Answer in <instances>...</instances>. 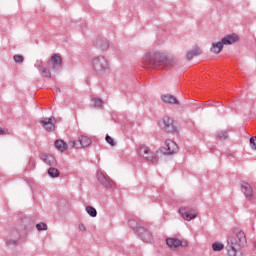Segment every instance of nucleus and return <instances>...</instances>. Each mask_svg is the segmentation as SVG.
Wrapping results in <instances>:
<instances>
[{
	"instance_id": "17",
	"label": "nucleus",
	"mask_w": 256,
	"mask_h": 256,
	"mask_svg": "<svg viewBox=\"0 0 256 256\" xmlns=\"http://www.w3.org/2000/svg\"><path fill=\"white\" fill-rule=\"evenodd\" d=\"M55 148L60 151V153H64V151H67V143L63 140H56L54 142Z\"/></svg>"
},
{
	"instance_id": "14",
	"label": "nucleus",
	"mask_w": 256,
	"mask_h": 256,
	"mask_svg": "<svg viewBox=\"0 0 256 256\" xmlns=\"http://www.w3.org/2000/svg\"><path fill=\"white\" fill-rule=\"evenodd\" d=\"M40 159L46 163V165H55L57 163V160H55V157L50 154H41Z\"/></svg>"
},
{
	"instance_id": "7",
	"label": "nucleus",
	"mask_w": 256,
	"mask_h": 256,
	"mask_svg": "<svg viewBox=\"0 0 256 256\" xmlns=\"http://www.w3.org/2000/svg\"><path fill=\"white\" fill-rule=\"evenodd\" d=\"M93 67L97 73H105V71H107V60H105V58H95Z\"/></svg>"
},
{
	"instance_id": "12",
	"label": "nucleus",
	"mask_w": 256,
	"mask_h": 256,
	"mask_svg": "<svg viewBox=\"0 0 256 256\" xmlns=\"http://www.w3.org/2000/svg\"><path fill=\"white\" fill-rule=\"evenodd\" d=\"M237 41H239V36L236 34H230L222 38V43L224 45H233V43H237Z\"/></svg>"
},
{
	"instance_id": "33",
	"label": "nucleus",
	"mask_w": 256,
	"mask_h": 256,
	"mask_svg": "<svg viewBox=\"0 0 256 256\" xmlns=\"http://www.w3.org/2000/svg\"><path fill=\"white\" fill-rule=\"evenodd\" d=\"M79 230H80V231H86L87 229L85 228V225L80 224V225H79Z\"/></svg>"
},
{
	"instance_id": "3",
	"label": "nucleus",
	"mask_w": 256,
	"mask_h": 256,
	"mask_svg": "<svg viewBox=\"0 0 256 256\" xmlns=\"http://www.w3.org/2000/svg\"><path fill=\"white\" fill-rule=\"evenodd\" d=\"M135 231L144 243H153V234L149 229L143 226H136Z\"/></svg>"
},
{
	"instance_id": "10",
	"label": "nucleus",
	"mask_w": 256,
	"mask_h": 256,
	"mask_svg": "<svg viewBox=\"0 0 256 256\" xmlns=\"http://www.w3.org/2000/svg\"><path fill=\"white\" fill-rule=\"evenodd\" d=\"M40 123L46 131H55V118L54 117L48 118L47 120H42V121H40Z\"/></svg>"
},
{
	"instance_id": "4",
	"label": "nucleus",
	"mask_w": 256,
	"mask_h": 256,
	"mask_svg": "<svg viewBox=\"0 0 256 256\" xmlns=\"http://www.w3.org/2000/svg\"><path fill=\"white\" fill-rule=\"evenodd\" d=\"M166 245H168L170 249H179V247H189V242L187 240L169 237L166 239Z\"/></svg>"
},
{
	"instance_id": "16",
	"label": "nucleus",
	"mask_w": 256,
	"mask_h": 256,
	"mask_svg": "<svg viewBox=\"0 0 256 256\" xmlns=\"http://www.w3.org/2000/svg\"><path fill=\"white\" fill-rule=\"evenodd\" d=\"M51 65H52V69H57V67H61V63H63L61 56L54 54L51 57Z\"/></svg>"
},
{
	"instance_id": "23",
	"label": "nucleus",
	"mask_w": 256,
	"mask_h": 256,
	"mask_svg": "<svg viewBox=\"0 0 256 256\" xmlns=\"http://www.w3.org/2000/svg\"><path fill=\"white\" fill-rule=\"evenodd\" d=\"M48 175H50V177H59V170L56 168H49Z\"/></svg>"
},
{
	"instance_id": "32",
	"label": "nucleus",
	"mask_w": 256,
	"mask_h": 256,
	"mask_svg": "<svg viewBox=\"0 0 256 256\" xmlns=\"http://www.w3.org/2000/svg\"><path fill=\"white\" fill-rule=\"evenodd\" d=\"M193 57H195V55L193 54V50L187 53V59L191 60L193 59Z\"/></svg>"
},
{
	"instance_id": "13",
	"label": "nucleus",
	"mask_w": 256,
	"mask_h": 256,
	"mask_svg": "<svg viewBox=\"0 0 256 256\" xmlns=\"http://www.w3.org/2000/svg\"><path fill=\"white\" fill-rule=\"evenodd\" d=\"M161 99L164 103H168L169 105H179V101L173 95L166 94L163 95Z\"/></svg>"
},
{
	"instance_id": "31",
	"label": "nucleus",
	"mask_w": 256,
	"mask_h": 256,
	"mask_svg": "<svg viewBox=\"0 0 256 256\" xmlns=\"http://www.w3.org/2000/svg\"><path fill=\"white\" fill-rule=\"evenodd\" d=\"M0 135H9V129H3L0 127Z\"/></svg>"
},
{
	"instance_id": "25",
	"label": "nucleus",
	"mask_w": 256,
	"mask_h": 256,
	"mask_svg": "<svg viewBox=\"0 0 256 256\" xmlns=\"http://www.w3.org/2000/svg\"><path fill=\"white\" fill-rule=\"evenodd\" d=\"M36 229L38 231H47V224L41 222V223L36 225Z\"/></svg>"
},
{
	"instance_id": "30",
	"label": "nucleus",
	"mask_w": 256,
	"mask_h": 256,
	"mask_svg": "<svg viewBox=\"0 0 256 256\" xmlns=\"http://www.w3.org/2000/svg\"><path fill=\"white\" fill-rule=\"evenodd\" d=\"M176 62L177 60L175 58H171L166 61V65H175Z\"/></svg>"
},
{
	"instance_id": "26",
	"label": "nucleus",
	"mask_w": 256,
	"mask_h": 256,
	"mask_svg": "<svg viewBox=\"0 0 256 256\" xmlns=\"http://www.w3.org/2000/svg\"><path fill=\"white\" fill-rule=\"evenodd\" d=\"M250 147L256 151V136L250 138Z\"/></svg>"
},
{
	"instance_id": "19",
	"label": "nucleus",
	"mask_w": 256,
	"mask_h": 256,
	"mask_svg": "<svg viewBox=\"0 0 256 256\" xmlns=\"http://www.w3.org/2000/svg\"><path fill=\"white\" fill-rule=\"evenodd\" d=\"M212 249L213 251H216V252L223 251V249H225V245H223V243L221 242H214L212 244Z\"/></svg>"
},
{
	"instance_id": "18",
	"label": "nucleus",
	"mask_w": 256,
	"mask_h": 256,
	"mask_svg": "<svg viewBox=\"0 0 256 256\" xmlns=\"http://www.w3.org/2000/svg\"><path fill=\"white\" fill-rule=\"evenodd\" d=\"M223 41L221 40V42H218V43H214L212 45V48H211V51L212 53H221V51H223Z\"/></svg>"
},
{
	"instance_id": "29",
	"label": "nucleus",
	"mask_w": 256,
	"mask_h": 256,
	"mask_svg": "<svg viewBox=\"0 0 256 256\" xmlns=\"http://www.w3.org/2000/svg\"><path fill=\"white\" fill-rule=\"evenodd\" d=\"M192 53L194 56L201 55V49L199 47H196L192 50Z\"/></svg>"
},
{
	"instance_id": "5",
	"label": "nucleus",
	"mask_w": 256,
	"mask_h": 256,
	"mask_svg": "<svg viewBox=\"0 0 256 256\" xmlns=\"http://www.w3.org/2000/svg\"><path fill=\"white\" fill-rule=\"evenodd\" d=\"M179 214L184 219V221H192V219H196L198 215L197 210L187 207L180 208Z\"/></svg>"
},
{
	"instance_id": "27",
	"label": "nucleus",
	"mask_w": 256,
	"mask_h": 256,
	"mask_svg": "<svg viewBox=\"0 0 256 256\" xmlns=\"http://www.w3.org/2000/svg\"><path fill=\"white\" fill-rule=\"evenodd\" d=\"M23 60H24L23 56H21V55H14L15 63H23Z\"/></svg>"
},
{
	"instance_id": "20",
	"label": "nucleus",
	"mask_w": 256,
	"mask_h": 256,
	"mask_svg": "<svg viewBox=\"0 0 256 256\" xmlns=\"http://www.w3.org/2000/svg\"><path fill=\"white\" fill-rule=\"evenodd\" d=\"M86 212L88 213V215H90V217H97V210L92 206H87Z\"/></svg>"
},
{
	"instance_id": "11",
	"label": "nucleus",
	"mask_w": 256,
	"mask_h": 256,
	"mask_svg": "<svg viewBox=\"0 0 256 256\" xmlns=\"http://www.w3.org/2000/svg\"><path fill=\"white\" fill-rule=\"evenodd\" d=\"M241 191L242 193H244L246 199H253V188H251V185H249L248 183L244 182L241 185Z\"/></svg>"
},
{
	"instance_id": "21",
	"label": "nucleus",
	"mask_w": 256,
	"mask_h": 256,
	"mask_svg": "<svg viewBox=\"0 0 256 256\" xmlns=\"http://www.w3.org/2000/svg\"><path fill=\"white\" fill-rule=\"evenodd\" d=\"M40 73L43 75V77L51 78V71L45 67L40 68Z\"/></svg>"
},
{
	"instance_id": "28",
	"label": "nucleus",
	"mask_w": 256,
	"mask_h": 256,
	"mask_svg": "<svg viewBox=\"0 0 256 256\" xmlns=\"http://www.w3.org/2000/svg\"><path fill=\"white\" fill-rule=\"evenodd\" d=\"M218 139H227V132L225 131L218 132Z\"/></svg>"
},
{
	"instance_id": "6",
	"label": "nucleus",
	"mask_w": 256,
	"mask_h": 256,
	"mask_svg": "<svg viewBox=\"0 0 256 256\" xmlns=\"http://www.w3.org/2000/svg\"><path fill=\"white\" fill-rule=\"evenodd\" d=\"M139 155L144 157V159H147V161H152L153 163L157 162V156H155V154L151 152V149L145 145L140 146Z\"/></svg>"
},
{
	"instance_id": "15",
	"label": "nucleus",
	"mask_w": 256,
	"mask_h": 256,
	"mask_svg": "<svg viewBox=\"0 0 256 256\" xmlns=\"http://www.w3.org/2000/svg\"><path fill=\"white\" fill-rule=\"evenodd\" d=\"M97 179L101 185H104V187H111V182L109 181V178L103 174V172L97 173Z\"/></svg>"
},
{
	"instance_id": "8",
	"label": "nucleus",
	"mask_w": 256,
	"mask_h": 256,
	"mask_svg": "<svg viewBox=\"0 0 256 256\" xmlns=\"http://www.w3.org/2000/svg\"><path fill=\"white\" fill-rule=\"evenodd\" d=\"M164 149L167 155H173L174 153H177V151H179V147L177 146V143H175L171 139H167L165 141Z\"/></svg>"
},
{
	"instance_id": "22",
	"label": "nucleus",
	"mask_w": 256,
	"mask_h": 256,
	"mask_svg": "<svg viewBox=\"0 0 256 256\" xmlns=\"http://www.w3.org/2000/svg\"><path fill=\"white\" fill-rule=\"evenodd\" d=\"M92 106L97 108L103 107V100H101L100 98H94Z\"/></svg>"
},
{
	"instance_id": "9",
	"label": "nucleus",
	"mask_w": 256,
	"mask_h": 256,
	"mask_svg": "<svg viewBox=\"0 0 256 256\" xmlns=\"http://www.w3.org/2000/svg\"><path fill=\"white\" fill-rule=\"evenodd\" d=\"M163 129L166 133H174V131H177L173 120L167 116L163 118Z\"/></svg>"
},
{
	"instance_id": "1",
	"label": "nucleus",
	"mask_w": 256,
	"mask_h": 256,
	"mask_svg": "<svg viewBox=\"0 0 256 256\" xmlns=\"http://www.w3.org/2000/svg\"><path fill=\"white\" fill-rule=\"evenodd\" d=\"M247 245V236L245 232L238 231L236 236H230L227 240L226 251L229 256H237L241 247Z\"/></svg>"
},
{
	"instance_id": "2",
	"label": "nucleus",
	"mask_w": 256,
	"mask_h": 256,
	"mask_svg": "<svg viewBox=\"0 0 256 256\" xmlns=\"http://www.w3.org/2000/svg\"><path fill=\"white\" fill-rule=\"evenodd\" d=\"M93 141L87 136H78L76 140L69 142L72 149H85L89 147Z\"/></svg>"
},
{
	"instance_id": "24",
	"label": "nucleus",
	"mask_w": 256,
	"mask_h": 256,
	"mask_svg": "<svg viewBox=\"0 0 256 256\" xmlns=\"http://www.w3.org/2000/svg\"><path fill=\"white\" fill-rule=\"evenodd\" d=\"M105 141H106V143H108V145H110L111 147H115V145H116L115 140H114L111 136H109V135H106Z\"/></svg>"
}]
</instances>
